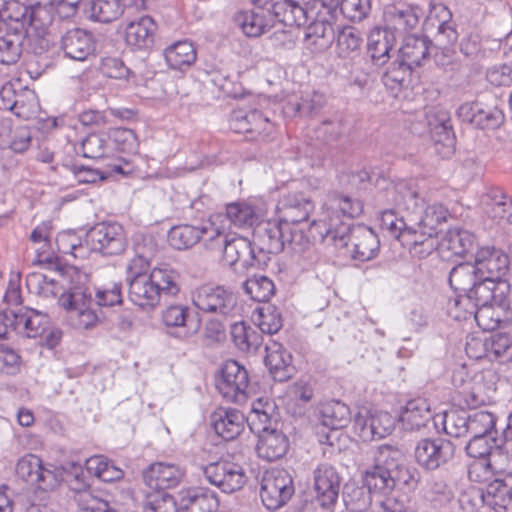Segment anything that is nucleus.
<instances>
[{"label":"nucleus","mask_w":512,"mask_h":512,"mask_svg":"<svg viewBox=\"0 0 512 512\" xmlns=\"http://www.w3.org/2000/svg\"><path fill=\"white\" fill-rule=\"evenodd\" d=\"M93 292L86 286H73L59 298V304L70 313L74 326L79 329H90L101 320V311L95 307L114 306L122 303L121 285L113 284L111 288Z\"/></svg>","instance_id":"1"},{"label":"nucleus","mask_w":512,"mask_h":512,"mask_svg":"<svg viewBox=\"0 0 512 512\" xmlns=\"http://www.w3.org/2000/svg\"><path fill=\"white\" fill-rule=\"evenodd\" d=\"M322 241L331 242L336 248H345L350 256L359 261L373 259L380 247L377 234L364 224L331 223L325 233L319 232Z\"/></svg>","instance_id":"2"},{"label":"nucleus","mask_w":512,"mask_h":512,"mask_svg":"<svg viewBox=\"0 0 512 512\" xmlns=\"http://www.w3.org/2000/svg\"><path fill=\"white\" fill-rule=\"evenodd\" d=\"M208 250L221 252L226 264L231 267L239 265L242 269L261 267L269 260L263 253H257L254 243L248 238L231 233L228 227L218 224Z\"/></svg>","instance_id":"3"},{"label":"nucleus","mask_w":512,"mask_h":512,"mask_svg":"<svg viewBox=\"0 0 512 512\" xmlns=\"http://www.w3.org/2000/svg\"><path fill=\"white\" fill-rule=\"evenodd\" d=\"M129 299L141 308H154L162 295L179 292L178 274L169 268H154L148 276L128 282Z\"/></svg>","instance_id":"4"},{"label":"nucleus","mask_w":512,"mask_h":512,"mask_svg":"<svg viewBox=\"0 0 512 512\" xmlns=\"http://www.w3.org/2000/svg\"><path fill=\"white\" fill-rule=\"evenodd\" d=\"M495 425L496 416L485 410L451 408L443 414V429L455 438L497 434Z\"/></svg>","instance_id":"5"},{"label":"nucleus","mask_w":512,"mask_h":512,"mask_svg":"<svg viewBox=\"0 0 512 512\" xmlns=\"http://www.w3.org/2000/svg\"><path fill=\"white\" fill-rule=\"evenodd\" d=\"M400 450L391 445H381L373 463L362 475L364 486L376 495H389L395 490V471Z\"/></svg>","instance_id":"6"},{"label":"nucleus","mask_w":512,"mask_h":512,"mask_svg":"<svg viewBox=\"0 0 512 512\" xmlns=\"http://www.w3.org/2000/svg\"><path fill=\"white\" fill-rule=\"evenodd\" d=\"M192 301L199 310L224 319L241 316L236 294L222 285H202L193 293Z\"/></svg>","instance_id":"7"},{"label":"nucleus","mask_w":512,"mask_h":512,"mask_svg":"<svg viewBox=\"0 0 512 512\" xmlns=\"http://www.w3.org/2000/svg\"><path fill=\"white\" fill-rule=\"evenodd\" d=\"M86 244L92 251L103 256H114L125 251L127 238L120 224L103 221L96 223L86 232Z\"/></svg>","instance_id":"8"},{"label":"nucleus","mask_w":512,"mask_h":512,"mask_svg":"<svg viewBox=\"0 0 512 512\" xmlns=\"http://www.w3.org/2000/svg\"><path fill=\"white\" fill-rule=\"evenodd\" d=\"M295 492L293 479L285 469L267 470L261 479L260 497L268 510L284 506Z\"/></svg>","instance_id":"9"},{"label":"nucleus","mask_w":512,"mask_h":512,"mask_svg":"<svg viewBox=\"0 0 512 512\" xmlns=\"http://www.w3.org/2000/svg\"><path fill=\"white\" fill-rule=\"evenodd\" d=\"M222 218V216H210L208 220L202 221L197 225H175L168 231V243L176 250H187L202 241L205 248L208 249V244L212 241L216 225Z\"/></svg>","instance_id":"10"},{"label":"nucleus","mask_w":512,"mask_h":512,"mask_svg":"<svg viewBox=\"0 0 512 512\" xmlns=\"http://www.w3.org/2000/svg\"><path fill=\"white\" fill-rule=\"evenodd\" d=\"M202 472L210 484L227 494L240 490L248 479L242 465L228 460L209 463Z\"/></svg>","instance_id":"11"},{"label":"nucleus","mask_w":512,"mask_h":512,"mask_svg":"<svg viewBox=\"0 0 512 512\" xmlns=\"http://www.w3.org/2000/svg\"><path fill=\"white\" fill-rule=\"evenodd\" d=\"M248 372L235 360H227L216 380L219 393L229 402L241 404L247 399Z\"/></svg>","instance_id":"12"},{"label":"nucleus","mask_w":512,"mask_h":512,"mask_svg":"<svg viewBox=\"0 0 512 512\" xmlns=\"http://www.w3.org/2000/svg\"><path fill=\"white\" fill-rule=\"evenodd\" d=\"M456 116L460 121L478 129H496L504 122V114L496 104L479 99L461 104L456 110Z\"/></svg>","instance_id":"13"},{"label":"nucleus","mask_w":512,"mask_h":512,"mask_svg":"<svg viewBox=\"0 0 512 512\" xmlns=\"http://www.w3.org/2000/svg\"><path fill=\"white\" fill-rule=\"evenodd\" d=\"M455 449V445L449 439L425 438L415 447V459L421 467L436 470L453 459Z\"/></svg>","instance_id":"14"},{"label":"nucleus","mask_w":512,"mask_h":512,"mask_svg":"<svg viewBox=\"0 0 512 512\" xmlns=\"http://www.w3.org/2000/svg\"><path fill=\"white\" fill-rule=\"evenodd\" d=\"M342 477L336 467L320 463L313 471V487L319 505L331 509L338 501Z\"/></svg>","instance_id":"15"},{"label":"nucleus","mask_w":512,"mask_h":512,"mask_svg":"<svg viewBox=\"0 0 512 512\" xmlns=\"http://www.w3.org/2000/svg\"><path fill=\"white\" fill-rule=\"evenodd\" d=\"M422 16L423 12L419 6L405 2L389 4L383 11V29L395 35L396 33L402 35L415 29Z\"/></svg>","instance_id":"16"},{"label":"nucleus","mask_w":512,"mask_h":512,"mask_svg":"<svg viewBox=\"0 0 512 512\" xmlns=\"http://www.w3.org/2000/svg\"><path fill=\"white\" fill-rule=\"evenodd\" d=\"M509 293L510 284L508 281L480 277L477 284L468 292V296L463 298V301L472 304L475 308L489 304L505 307Z\"/></svg>","instance_id":"17"},{"label":"nucleus","mask_w":512,"mask_h":512,"mask_svg":"<svg viewBox=\"0 0 512 512\" xmlns=\"http://www.w3.org/2000/svg\"><path fill=\"white\" fill-rule=\"evenodd\" d=\"M9 317L11 319V328L23 338L42 339L49 330V316L32 308L21 307L17 310L11 309Z\"/></svg>","instance_id":"18"},{"label":"nucleus","mask_w":512,"mask_h":512,"mask_svg":"<svg viewBox=\"0 0 512 512\" xmlns=\"http://www.w3.org/2000/svg\"><path fill=\"white\" fill-rule=\"evenodd\" d=\"M16 474L36 490L44 492L52 490L57 484L54 472L45 468L42 460L34 454H27L19 459Z\"/></svg>","instance_id":"19"},{"label":"nucleus","mask_w":512,"mask_h":512,"mask_svg":"<svg viewBox=\"0 0 512 512\" xmlns=\"http://www.w3.org/2000/svg\"><path fill=\"white\" fill-rule=\"evenodd\" d=\"M289 227L278 218L257 223L253 231V243L257 253L278 254L284 250V239Z\"/></svg>","instance_id":"20"},{"label":"nucleus","mask_w":512,"mask_h":512,"mask_svg":"<svg viewBox=\"0 0 512 512\" xmlns=\"http://www.w3.org/2000/svg\"><path fill=\"white\" fill-rule=\"evenodd\" d=\"M436 28L433 48H451L458 39V33L452 21V13L443 4H431L425 30Z\"/></svg>","instance_id":"21"},{"label":"nucleus","mask_w":512,"mask_h":512,"mask_svg":"<svg viewBox=\"0 0 512 512\" xmlns=\"http://www.w3.org/2000/svg\"><path fill=\"white\" fill-rule=\"evenodd\" d=\"M314 209V202L304 192H290L278 202V219L288 227L289 225H298L308 221Z\"/></svg>","instance_id":"22"},{"label":"nucleus","mask_w":512,"mask_h":512,"mask_svg":"<svg viewBox=\"0 0 512 512\" xmlns=\"http://www.w3.org/2000/svg\"><path fill=\"white\" fill-rule=\"evenodd\" d=\"M229 122L232 130L249 134L252 140L266 141L273 131V124L258 110H235Z\"/></svg>","instance_id":"23"},{"label":"nucleus","mask_w":512,"mask_h":512,"mask_svg":"<svg viewBox=\"0 0 512 512\" xmlns=\"http://www.w3.org/2000/svg\"><path fill=\"white\" fill-rule=\"evenodd\" d=\"M448 216L449 211L443 205L434 203L424 207L423 200L409 212L413 233L416 232V227H419L421 229L420 237L437 235L438 227L446 222Z\"/></svg>","instance_id":"24"},{"label":"nucleus","mask_w":512,"mask_h":512,"mask_svg":"<svg viewBox=\"0 0 512 512\" xmlns=\"http://www.w3.org/2000/svg\"><path fill=\"white\" fill-rule=\"evenodd\" d=\"M61 49L67 58L82 62L94 56L96 44L92 33L75 28L62 36Z\"/></svg>","instance_id":"25"},{"label":"nucleus","mask_w":512,"mask_h":512,"mask_svg":"<svg viewBox=\"0 0 512 512\" xmlns=\"http://www.w3.org/2000/svg\"><path fill=\"white\" fill-rule=\"evenodd\" d=\"M474 262L480 277L506 281L503 276L508 270L509 259L501 250L494 247H483L477 250Z\"/></svg>","instance_id":"26"},{"label":"nucleus","mask_w":512,"mask_h":512,"mask_svg":"<svg viewBox=\"0 0 512 512\" xmlns=\"http://www.w3.org/2000/svg\"><path fill=\"white\" fill-rule=\"evenodd\" d=\"M184 471L172 463L156 462L150 464L143 472V480L151 489H171L180 483Z\"/></svg>","instance_id":"27"},{"label":"nucleus","mask_w":512,"mask_h":512,"mask_svg":"<svg viewBox=\"0 0 512 512\" xmlns=\"http://www.w3.org/2000/svg\"><path fill=\"white\" fill-rule=\"evenodd\" d=\"M245 419V415L237 409L219 408L211 415V425L218 436L231 441L244 430Z\"/></svg>","instance_id":"28"},{"label":"nucleus","mask_w":512,"mask_h":512,"mask_svg":"<svg viewBox=\"0 0 512 512\" xmlns=\"http://www.w3.org/2000/svg\"><path fill=\"white\" fill-rule=\"evenodd\" d=\"M465 451L471 458L484 459L479 465L493 472H498L495 467V458L500 455V445L497 443L496 434L470 436V440L465 446Z\"/></svg>","instance_id":"29"},{"label":"nucleus","mask_w":512,"mask_h":512,"mask_svg":"<svg viewBox=\"0 0 512 512\" xmlns=\"http://www.w3.org/2000/svg\"><path fill=\"white\" fill-rule=\"evenodd\" d=\"M265 350L264 362L272 378L278 382L290 379L294 372L291 354L277 342L266 345Z\"/></svg>","instance_id":"30"},{"label":"nucleus","mask_w":512,"mask_h":512,"mask_svg":"<svg viewBox=\"0 0 512 512\" xmlns=\"http://www.w3.org/2000/svg\"><path fill=\"white\" fill-rule=\"evenodd\" d=\"M433 420V413L426 399L415 398L407 401L399 415V421L405 430H420Z\"/></svg>","instance_id":"31"},{"label":"nucleus","mask_w":512,"mask_h":512,"mask_svg":"<svg viewBox=\"0 0 512 512\" xmlns=\"http://www.w3.org/2000/svg\"><path fill=\"white\" fill-rule=\"evenodd\" d=\"M157 24L151 16L145 15L130 22L125 29L126 43L135 49H149L154 44Z\"/></svg>","instance_id":"32"},{"label":"nucleus","mask_w":512,"mask_h":512,"mask_svg":"<svg viewBox=\"0 0 512 512\" xmlns=\"http://www.w3.org/2000/svg\"><path fill=\"white\" fill-rule=\"evenodd\" d=\"M233 22L245 36L257 38L272 28L271 19L263 9H246L236 12Z\"/></svg>","instance_id":"33"},{"label":"nucleus","mask_w":512,"mask_h":512,"mask_svg":"<svg viewBox=\"0 0 512 512\" xmlns=\"http://www.w3.org/2000/svg\"><path fill=\"white\" fill-rule=\"evenodd\" d=\"M245 418L250 430L255 434L273 430V424H277L276 405L268 399L259 398L252 403L251 410Z\"/></svg>","instance_id":"34"},{"label":"nucleus","mask_w":512,"mask_h":512,"mask_svg":"<svg viewBox=\"0 0 512 512\" xmlns=\"http://www.w3.org/2000/svg\"><path fill=\"white\" fill-rule=\"evenodd\" d=\"M258 437L256 451L260 458L272 462L282 458L287 453L289 448L288 438L277 428L266 430L258 434Z\"/></svg>","instance_id":"35"},{"label":"nucleus","mask_w":512,"mask_h":512,"mask_svg":"<svg viewBox=\"0 0 512 512\" xmlns=\"http://www.w3.org/2000/svg\"><path fill=\"white\" fill-rule=\"evenodd\" d=\"M165 326L179 328V338H188L199 329V322L191 319L190 309L184 305H170L162 313Z\"/></svg>","instance_id":"36"},{"label":"nucleus","mask_w":512,"mask_h":512,"mask_svg":"<svg viewBox=\"0 0 512 512\" xmlns=\"http://www.w3.org/2000/svg\"><path fill=\"white\" fill-rule=\"evenodd\" d=\"M433 42L427 36L409 35L405 37L402 46L398 52L400 58L407 65L421 66L424 61L429 59Z\"/></svg>","instance_id":"37"},{"label":"nucleus","mask_w":512,"mask_h":512,"mask_svg":"<svg viewBox=\"0 0 512 512\" xmlns=\"http://www.w3.org/2000/svg\"><path fill=\"white\" fill-rule=\"evenodd\" d=\"M468 309L470 315H473L479 327L483 330H495L499 327L501 322L510 320V301L506 299V306L501 307L500 305H485L475 308L472 304H469Z\"/></svg>","instance_id":"38"},{"label":"nucleus","mask_w":512,"mask_h":512,"mask_svg":"<svg viewBox=\"0 0 512 512\" xmlns=\"http://www.w3.org/2000/svg\"><path fill=\"white\" fill-rule=\"evenodd\" d=\"M396 43V35L385 30L377 29L368 38L367 52L371 62L376 66H382L390 58V52Z\"/></svg>","instance_id":"39"},{"label":"nucleus","mask_w":512,"mask_h":512,"mask_svg":"<svg viewBox=\"0 0 512 512\" xmlns=\"http://www.w3.org/2000/svg\"><path fill=\"white\" fill-rule=\"evenodd\" d=\"M335 38L333 25L327 20H315L309 24L305 33V45L313 53L327 50Z\"/></svg>","instance_id":"40"},{"label":"nucleus","mask_w":512,"mask_h":512,"mask_svg":"<svg viewBox=\"0 0 512 512\" xmlns=\"http://www.w3.org/2000/svg\"><path fill=\"white\" fill-rule=\"evenodd\" d=\"M225 214H215L214 216H222V220L218 225H224L230 228L233 224L237 227H252L256 226L259 220V215L256 213L253 206L246 202H232L226 205Z\"/></svg>","instance_id":"41"},{"label":"nucleus","mask_w":512,"mask_h":512,"mask_svg":"<svg viewBox=\"0 0 512 512\" xmlns=\"http://www.w3.org/2000/svg\"><path fill=\"white\" fill-rule=\"evenodd\" d=\"M320 419L324 427L337 431L348 426L351 422L349 406L340 400H331L321 404Z\"/></svg>","instance_id":"42"},{"label":"nucleus","mask_w":512,"mask_h":512,"mask_svg":"<svg viewBox=\"0 0 512 512\" xmlns=\"http://www.w3.org/2000/svg\"><path fill=\"white\" fill-rule=\"evenodd\" d=\"M26 31L18 27L5 33L0 31V63L3 65L15 64L21 57Z\"/></svg>","instance_id":"43"},{"label":"nucleus","mask_w":512,"mask_h":512,"mask_svg":"<svg viewBox=\"0 0 512 512\" xmlns=\"http://www.w3.org/2000/svg\"><path fill=\"white\" fill-rule=\"evenodd\" d=\"M167 65L174 70H185L197 59L196 49L191 41H177L164 50Z\"/></svg>","instance_id":"44"},{"label":"nucleus","mask_w":512,"mask_h":512,"mask_svg":"<svg viewBox=\"0 0 512 512\" xmlns=\"http://www.w3.org/2000/svg\"><path fill=\"white\" fill-rule=\"evenodd\" d=\"M480 498L484 505L495 512H505L512 503V494L503 477L491 481L480 494Z\"/></svg>","instance_id":"45"},{"label":"nucleus","mask_w":512,"mask_h":512,"mask_svg":"<svg viewBox=\"0 0 512 512\" xmlns=\"http://www.w3.org/2000/svg\"><path fill=\"white\" fill-rule=\"evenodd\" d=\"M479 278L475 262H463L450 270L448 282L455 292L468 293L477 284Z\"/></svg>","instance_id":"46"},{"label":"nucleus","mask_w":512,"mask_h":512,"mask_svg":"<svg viewBox=\"0 0 512 512\" xmlns=\"http://www.w3.org/2000/svg\"><path fill=\"white\" fill-rule=\"evenodd\" d=\"M231 338L237 348L243 352L257 351L262 345V334L244 321L231 324Z\"/></svg>","instance_id":"47"},{"label":"nucleus","mask_w":512,"mask_h":512,"mask_svg":"<svg viewBox=\"0 0 512 512\" xmlns=\"http://www.w3.org/2000/svg\"><path fill=\"white\" fill-rule=\"evenodd\" d=\"M476 245L475 235L462 228L449 229L441 240V246L456 256H464Z\"/></svg>","instance_id":"48"},{"label":"nucleus","mask_w":512,"mask_h":512,"mask_svg":"<svg viewBox=\"0 0 512 512\" xmlns=\"http://www.w3.org/2000/svg\"><path fill=\"white\" fill-rule=\"evenodd\" d=\"M409 212L406 216H398L393 209H387L381 212L379 217L380 227L391 237L400 240L407 235L413 234V225H410Z\"/></svg>","instance_id":"49"},{"label":"nucleus","mask_w":512,"mask_h":512,"mask_svg":"<svg viewBox=\"0 0 512 512\" xmlns=\"http://www.w3.org/2000/svg\"><path fill=\"white\" fill-rule=\"evenodd\" d=\"M363 39L354 27H344L338 31L336 39V54L343 59H355L360 55Z\"/></svg>","instance_id":"50"},{"label":"nucleus","mask_w":512,"mask_h":512,"mask_svg":"<svg viewBox=\"0 0 512 512\" xmlns=\"http://www.w3.org/2000/svg\"><path fill=\"white\" fill-rule=\"evenodd\" d=\"M431 137L434 142L435 150L442 157H449L455 151V135L450 125L449 119L445 117L431 128Z\"/></svg>","instance_id":"51"},{"label":"nucleus","mask_w":512,"mask_h":512,"mask_svg":"<svg viewBox=\"0 0 512 512\" xmlns=\"http://www.w3.org/2000/svg\"><path fill=\"white\" fill-rule=\"evenodd\" d=\"M127 0H93L90 3L89 17L98 22L110 23L124 12Z\"/></svg>","instance_id":"52"},{"label":"nucleus","mask_w":512,"mask_h":512,"mask_svg":"<svg viewBox=\"0 0 512 512\" xmlns=\"http://www.w3.org/2000/svg\"><path fill=\"white\" fill-rule=\"evenodd\" d=\"M482 346L490 359L499 363L512 361V339L508 335L502 333L492 334L482 343Z\"/></svg>","instance_id":"53"},{"label":"nucleus","mask_w":512,"mask_h":512,"mask_svg":"<svg viewBox=\"0 0 512 512\" xmlns=\"http://www.w3.org/2000/svg\"><path fill=\"white\" fill-rule=\"evenodd\" d=\"M243 289L256 302H267L275 294V284L267 276L255 274L243 282Z\"/></svg>","instance_id":"54"},{"label":"nucleus","mask_w":512,"mask_h":512,"mask_svg":"<svg viewBox=\"0 0 512 512\" xmlns=\"http://www.w3.org/2000/svg\"><path fill=\"white\" fill-rule=\"evenodd\" d=\"M419 482L420 472L415 467L404 463L403 455L400 451V457H397L394 491L407 492L412 495L418 488Z\"/></svg>","instance_id":"55"},{"label":"nucleus","mask_w":512,"mask_h":512,"mask_svg":"<svg viewBox=\"0 0 512 512\" xmlns=\"http://www.w3.org/2000/svg\"><path fill=\"white\" fill-rule=\"evenodd\" d=\"M319 227L320 224L317 223L316 221H313L309 228L310 235L307 236L304 234L302 230L297 228V225H289V228L286 230L285 233L284 248L287 246L296 253L304 252L310 244V237H312L314 240L317 239V236L315 234L316 231L317 233H319L320 231L325 233V230H318ZM324 229L327 228L324 227ZM318 235L319 238H321L320 234ZM320 240L322 241V239Z\"/></svg>","instance_id":"56"},{"label":"nucleus","mask_w":512,"mask_h":512,"mask_svg":"<svg viewBox=\"0 0 512 512\" xmlns=\"http://www.w3.org/2000/svg\"><path fill=\"white\" fill-rule=\"evenodd\" d=\"M328 208L348 219L356 218L363 212V204L360 200L340 193L329 195Z\"/></svg>","instance_id":"57"},{"label":"nucleus","mask_w":512,"mask_h":512,"mask_svg":"<svg viewBox=\"0 0 512 512\" xmlns=\"http://www.w3.org/2000/svg\"><path fill=\"white\" fill-rule=\"evenodd\" d=\"M372 494L364 485H351L343 492V501L351 512H364L371 505Z\"/></svg>","instance_id":"58"},{"label":"nucleus","mask_w":512,"mask_h":512,"mask_svg":"<svg viewBox=\"0 0 512 512\" xmlns=\"http://www.w3.org/2000/svg\"><path fill=\"white\" fill-rule=\"evenodd\" d=\"M82 155L85 158L100 159L106 156L109 148V137L106 134H89L81 143Z\"/></svg>","instance_id":"59"},{"label":"nucleus","mask_w":512,"mask_h":512,"mask_svg":"<svg viewBox=\"0 0 512 512\" xmlns=\"http://www.w3.org/2000/svg\"><path fill=\"white\" fill-rule=\"evenodd\" d=\"M412 68L413 67L411 65H407V63L402 59L400 61H394L384 72L382 82L386 87L391 89L402 86L406 81V78L410 75Z\"/></svg>","instance_id":"60"},{"label":"nucleus","mask_w":512,"mask_h":512,"mask_svg":"<svg viewBox=\"0 0 512 512\" xmlns=\"http://www.w3.org/2000/svg\"><path fill=\"white\" fill-rule=\"evenodd\" d=\"M380 502L383 512H413L412 495L407 492L393 491Z\"/></svg>","instance_id":"61"},{"label":"nucleus","mask_w":512,"mask_h":512,"mask_svg":"<svg viewBox=\"0 0 512 512\" xmlns=\"http://www.w3.org/2000/svg\"><path fill=\"white\" fill-rule=\"evenodd\" d=\"M52 11L50 4H41L39 2L28 6V28L35 30L42 29L52 22Z\"/></svg>","instance_id":"62"},{"label":"nucleus","mask_w":512,"mask_h":512,"mask_svg":"<svg viewBox=\"0 0 512 512\" xmlns=\"http://www.w3.org/2000/svg\"><path fill=\"white\" fill-rule=\"evenodd\" d=\"M393 189L397 195L394 199L397 205H404L407 211H412L418 206V192L412 187L411 182L401 180L394 185Z\"/></svg>","instance_id":"63"},{"label":"nucleus","mask_w":512,"mask_h":512,"mask_svg":"<svg viewBox=\"0 0 512 512\" xmlns=\"http://www.w3.org/2000/svg\"><path fill=\"white\" fill-rule=\"evenodd\" d=\"M77 512H116L108 501L103 500L92 493H83L78 498Z\"/></svg>","instance_id":"64"}]
</instances>
